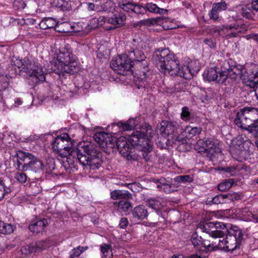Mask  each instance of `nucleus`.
Segmentation results:
<instances>
[{"label":"nucleus","instance_id":"obj_10","mask_svg":"<svg viewBox=\"0 0 258 258\" xmlns=\"http://www.w3.org/2000/svg\"><path fill=\"white\" fill-rule=\"evenodd\" d=\"M227 229L226 225L222 222H200L197 226V229L208 233L210 236L220 237L225 233L222 230Z\"/></svg>","mask_w":258,"mask_h":258},{"label":"nucleus","instance_id":"obj_17","mask_svg":"<svg viewBox=\"0 0 258 258\" xmlns=\"http://www.w3.org/2000/svg\"><path fill=\"white\" fill-rule=\"evenodd\" d=\"M178 124L176 122L163 120L157 125L158 134L166 138L169 135H172L177 130Z\"/></svg>","mask_w":258,"mask_h":258},{"label":"nucleus","instance_id":"obj_6","mask_svg":"<svg viewBox=\"0 0 258 258\" xmlns=\"http://www.w3.org/2000/svg\"><path fill=\"white\" fill-rule=\"evenodd\" d=\"M52 148L60 157L66 158L69 165H73L72 152L77 148H72V139L67 133L57 136L52 144Z\"/></svg>","mask_w":258,"mask_h":258},{"label":"nucleus","instance_id":"obj_49","mask_svg":"<svg viewBox=\"0 0 258 258\" xmlns=\"http://www.w3.org/2000/svg\"><path fill=\"white\" fill-rule=\"evenodd\" d=\"M212 202L214 204H219L228 202L226 200L225 194H221L215 196L212 199Z\"/></svg>","mask_w":258,"mask_h":258},{"label":"nucleus","instance_id":"obj_56","mask_svg":"<svg viewBox=\"0 0 258 258\" xmlns=\"http://www.w3.org/2000/svg\"><path fill=\"white\" fill-rule=\"evenodd\" d=\"M204 42L212 49H215L216 47L215 40L212 38H206Z\"/></svg>","mask_w":258,"mask_h":258},{"label":"nucleus","instance_id":"obj_31","mask_svg":"<svg viewBox=\"0 0 258 258\" xmlns=\"http://www.w3.org/2000/svg\"><path fill=\"white\" fill-rule=\"evenodd\" d=\"M202 131L200 126H186L183 131L184 135L187 139H192L197 137Z\"/></svg>","mask_w":258,"mask_h":258},{"label":"nucleus","instance_id":"obj_15","mask_svg":"<svg viewBox=\"0 0 258 258\" xmlns=\"http://www.w3.org/2000/svg\"><path fill=\"white\" fill-rule=\"evenodd\" d=\"M152 135L151 131L145 134L143 132L136 131L134 132L131 136H129L127 140L132 146H138L141 147L143 145L148 144V142L149 141V137H151Z\"/></svg>","mask_w":258,"mask_h":258},{"label":"nucleus","instance_id":"obj_9","mask_svg":"<svg viewBox=\"0 0 258 258\" xmlns=\"http://www.w3.org/2000/svg\"><path fill=\"white\" fill-rule=\"evenodd\" d=\"M240 76L242 82L250 88L258 87V66L250 63L242 67Z\"/></svg>","mask_w":258,"mask_h":258},{"label":"nucleus","instance_id":"obj_33","mask_svg":"<svg viewBox=\"0 0 258 258\" xmlns=\"http://www.w3.org/2000/svg\"><path fill=\"white\" fill-rule=\"evenodd\" d=\"M152 145L151 144L150 141H148V144L141 146L140 147L139 150L141 153L140 155L142 157L145 161L147 162L149 161L150 159L151 153L152 152Z\"/></svg>","mask_w":258,"mask_h":258},{"label":"nucleus","instance_id":"obj_19","mask_svg":"<svg viewBox=\"0 0 258 258\" xmlns=\"http://www.w3.org/2000/svg\"><path fill=\"white\" fill-rule=\"evenodd\" d=\"M152 181L156 184V187L161 191L167 194L177 190L178 185L176 183H171L164 178L160 179L153 178Z\"/></svg>","mask_w":258,"mask_h":258},{"label":"nucleus","instance_id":"obj_47","mask_svg":"<svg viewBox=\"0 0 258 258\" xmlns=\"http://www.w3.org/2000/svg\"><path fill=\"white\" fill-rule=\"evenodd\" d=\"M87 249V246L83 247L81 246H79L77 247L74 248L72 250V251L70 252V257L71 258L77 257Z\"/></svg>","mask_w":258,"mask_h":258},{"label":"nucleus","instance_id":"obj_1","mask_svg":"<svg viewBox=\"0 0 258 258\" xmlns=\"http://www.w3.org/2000/svg\"><path fill=\"white\" fill-rule=\"evenodd\" d=\"M17 63L18 67L21 68V71L33 80L34 84L44 82L45 74L48 73L74 74L79 70L77 57L73 54L69 44L60 49L56 60L49 61L44 71L40 63L33 59L25 57L23 60H19Z\"/></svg>","mask_w":258,"mask_h":258},{"label":"nucleus","instance_id":"obj_32","mask_svg":"<svg viewBox=\"0 0 258 258\" xmlns=\"http://www.w3.org/2000/svg\"><path fill=\"white\" fill-rule=\"evenodd\" d=\"M238 11L241 16L246 19L253 20L255 17V12L251 8L247 6H242L238 8Z\"/></svg>","mask_w":258,"mask_h":258},{"label":"nucleus","instance_id":"obj_53","mask_svg":"<svg viewBox=\"0 0 258 258\" xmlns=\"http://www.w3.org/2000/svg\"><path fill=\"white\" fill-rule=\"evenodd\" d=\"M226 200L229 201H234L239 200L240 198V196L237 192H233L231 194H225Z\"/></svg>","mask_w":258,"mask_h":258},{"label":"nucleus","instance_id":"obj_5","mask_svg":"<svg viewBox=\"0 0 258 258\" xmlns=\"http://www.w3.org/2000/svg\"><path fill=\"white\" fill-rule=\"evenodd\" d=\"M239 127L246 130L256 137L258 130V109L246 107L237 112L234 120Z\"/></svg>","mask_w":258,"mask_h":258},{"label":"nucleus","instance_id":"obj_37","mask_svg":"<svg viewBox=\"0 0 258 258\" xmlns=\"http://www.w3.org/2000/svg\"><path fill=\"white\" fill-rule=\"evenodd\" d=\"M241 215L245 221H251L255 223H258V213L256 214H252L247 209L241 210Z\"/></svg>","mask_w":258,"mask_h":258},{"label":"nucleus","instance_id":"obj_48","mask_svg":"<svg viewBox=\"0 0 258 258\" xmlns=\"http://www.w3.org/2000/svg\"><path fill=\"white\" fill-rule=\"evenodd\" d=\"M14 230V227L11 224L4 223L0 233L3 234H9L12 233Z\"/></svg>","mask_w":258,"mask_h":258},{"label":"nucleus","instance_id":"obj_42","mask_svg":"<svg viewBox=\"0 0 258 258\" xmlns=\"http://www.w3.org/2000/svg\"><path fill=\"white\" fill-rule=\"evenodd\" d=\"M223 236H222L220 237H211L212 238V250H215L217 249H222L223 250L224 246H223Z\"/></svg>","mask_w":258,"mask_h":258},{"label":"nucleus","instance_id":"obj_26","mask_svg":"<svg viewBox=\"0 0 258 258\" xmlns=\"http://www.w3.org/2000/svg\"><path fill=\"white\" fill-rule=\"evenodd\" d=\"M130 199H124L118 202H115L114 203V205L117 208V210L120 213H128L132 208V204L129 201Z\"/></svg>","mask_w":258,"mask_h":258},{"label":"nucleus","instance_id":"obj_34","mask_svg":"<svg viewBox=\"0 0 258 258\" xmlns=\"http://www.w3.org/2000/svg\"><path fill=\"white\" fill-rule=\"evenodd\" d=\"M87 9L88 11H96L97 12L100 11H110V10L108 8H112L114 6V4L111 2H107L101 7L99 6H96L93 3H89L87 4Z\"/></svg>","mask_w":258,"mask_h":258},{"label":"nucleus","instance_id":"obj_36","mask_svg":"<svg viewBox=\"0 0 258 258\" xmlns=\"http://www.w3.org/2000/svg\"><path fill=\"white\" fill-rule=\"evenodd\" d=\"M220 170L225 172L227 176H234L239 172L240 167L236 164H233L222 167Z\"/></svg>","mask_w":258,"mask_h":258},{"label":"nucleus","instance_id":"obj_45","mask_svg":"<svg viewBox=\"0 0 258 258\" xmlns=\"http://www.w3.org/2000/svg\"><path fill=\"white\" fill-rule=\"evenodd\" d=\"M212 240L202 239V245L200 251L205 252L206 253L210 251H212Z\"/></svg>","mask_w":258,"mask_h":258},{"label":"nucleus","instance_id":"obj_58","mask_svg":"<svg viewBox=\"0 0 258 258\" xmlns=\"http://www.w3.org/2000/svg\"><path fill=\"white\" fill-rule=\"evenodd\" d=\"M128 221L127 218H121L120 220L119 226L120 228L124 229L128 225Z\"/></svg>","mask_w":258,"mask_h":258},{"label":"nucleus","instance_id":"obj_60","mask_svg":"<svg viewBox=\"0 0 258 258\" xmlns=\"http://www.w3.org/2000/svg\"><path fill=\"white\" fill-rule=\"evenodd\" d=\"M207 255H204L203 254L200 255H198V254H193L185 258H207Z\"/></svg>","mask_w":258,"mask_h":258},{"label":"nucleus","instance_id":"obj_38","mask_svg":"<svg viewBox=\"0 0 258 258\" xmlns=\"http://www.w3.org/2000/svg\"><path fill=\"white\" fill-rule=\"evenodd\" d=\"M137 121L135 118H131L128 119L126 122H119L118 125L119 127H122L124 131L132 130L136 126Z\"/></svg>","mask_w":258,"mask_h":258},{"label":"nucleus","instance_id":"obj_57","mask_svg":"<svg viewBox=\"0 0 258 258\" xmlns=\"http://www.w3.org/2000/svg\"><path fill=\"white\" fill-rule=\"evenodd\" d=\"M109 18L105 17L104 16H101L98 19L96 18H94L92 20V22H94L95 23L98 22V25H103L106 22H107V19Z\"/></svg>","mask_w":258,"mask_h":258},{"label":"nucleus","instance_id":"obj_8","mask_svg":"<svg viewBox=\"0 0 258 258\" xmlns=\"http://www.w3.org/2000/svg\"><path fill=\"white\" fill-rule=\"evenodd\" d=\"M230 152L233 158L238 161L246 160L249 156L248 143L241 136H238L232 140Z\"/></svg>","mask_w":258,"mask_h":258},{"label":"nucleus","instance_id":"obj_12","mask_svg":"<svg viewBox=\"0 0 258 258\" xmlns=\"http://www.w3.org/2000/svg\"><path fill=\"white\" fill-rule=\"evenodd\" d=\"M132 62L125 54L118 55L112 58L110 67L117 74L125 75L132 68Z\"/></svg>","mask_w":258,"mask_h":258},{"label":"nucleus","instance_id":"obj_3","mask_svg":"<svg viewBox=\"0 0 258 258\" xmlns=\"http://www.w3.org/2000/svg\"><path fill=\"white\" fill-rule=\"evenodd\" d=\"M94 139L104 150L113 149L116 146L118 152L122 156L127 159H134V149L129 144L125 137L121 136L116 140L111 134L98 132L94 135Z\"/></svg>","mask_w":258,"mask_h":258},{"label":"nucleus","instance_id":"obj_43","mask_svg":"<svg viewBox=\"0 0 258 258\" xmlns=\"http://www.w3.org/2000/svg\"><path fill=\"white\" fill-rule=\"evenodd\" d=\"M13 190V186H7L4 183L0 182V201L4 199L5 195L11 193Z\"/></svg>","mask_w":258,"mask_h":258},{"label":"nucleus","instance_id":"obj_22","mask_svg":"<svg viewBox=\"0 0 258 258\" xmlns=\"http://www.w3.org/2000/svg\"><path fill=\"white\" fill-rule=\"evenodd\" d=\"M126 20V16L123 13H114L113 16L107 19V23L116 27L114 28L110 27L109 30L114 29L115 28L120 27L123 26Z\"/></svg>","mask_w":258,"mask_h":258},{"label":"nucleus","instance_id":"obj_7","mask_svg":"<svg viewBox=\"0 0 258 258\" xmlns=\"http://www.w3.org/2000/svg\"><path fill=\"white\" fill-rule=\"evenodd\" d=\"M18 158L17 169L22 172L31 170L35 172H39L43 168L42 162L30 153L21 151Z\"/></svg>","mask_w":258,"mask_h":258},{"label":"nucleus","instance_id":"obj_14","mask_svg":"<svg viewBox=\"0 0 258 258\" xmlns=\"http://www.w3.org/2000/svg\"><path fill=\"white\" fill-rule=\"evenodd\" d=\"M242 66L240 64H236L235 61L231 58H228L225 60L222 63L221 66V72L225 73L227 75V79L228 77L235 80L237 77L241 73V69H242Z\"/></svg>","mask_w":258,"mask_h":258},{"label":"nucleus","instance_id":"obj_30","mask_svg":"<svg viewBox=\"0 0 258 258\" xmlns=\"http://www.w3.org/2000/svg\"><path fill=\"white\" fill-rule=\"evenodd\" d=\"M134 218L143 220L147 218L148 214L147 209L143 205H139L134 208L132 211Z\"/></svg>","mask_w":258,"mask_h":258},{"label":"nucleus","instance_id":"obj_59","mask_svg":"<svg viewBox=\"0 0 258 258\" xmlns=\"http://www.w3.org/2000/svg\"><path fill=\"white\" fill-rule=\"evenodd\" d=\"M251 8L255 12L258 11V0H253L251 2Z\"/></svg>","mask_w":258,"mask_h":258},{"label":"nucleus","instance_id":"obj_62","mask_svg":"<svg viewBox=\"0 0 258 258\" xmlns=\"http://www.w3.org/2000/svg\"><path fill=\"white\" fill-rule=\"evenodd\" d=\"M15 106L17 107L22 104V101L20 98H17L15 101Z\"/></svg>","mask_w":258,"mask_h":258},{"label":"nucleus","instance_id":"obj_61","mask_svg":"<svg viewBox=\"0 0 258 258\" xmlns=\"http://www.w3.org/2000/svg\"><path fill=\"white\" fill-rule=\"evenodd\" d=\"M157 14H165L168 12V10L165 9H162L158 7V10H157Z\"/></svg>","mask_w":258,"mask_h":258},{"label":"nucleus","instance_id":"obj_63","mask_svg":"<svg viewBox=\"0 0 258 258\" xmlns=\"http://www.w3.org/2000/svg\"><path fill=\"white\" fill-rule=\"evenodd\" d=\"M171 258H184V256L182 254L179 255H173V256Z\"/></svg>","mask_w":258,"mask_h":258},{"label":"nucleus","instance_id":"obj_18","mask_svg":"<svg viewBox=\"0 0 258 258\" xmlns=\"http://www.w3.org/2000/svg\"><path fill=\"white\" fill-rule=\"evenodd\" d=\"M197 146L202 148L201 151L213 154V152H216L219 150L218 141L213 139L208 138L199 140L197 142Z\"/></svg>","mask_w":258,"mask_h":258},{"label":"nucleus","instance_id":"obj_54","mask_svg":"<svg viewBox=\"0 0 258 258\" xmlns=\"http://www.w3.org/2000/svg\"><path fill=\"white\" fill-rule=\"evenodd\" d=\"M149 206L153 209H158L160 208V202L155 199H150L148 201Z\"/></svg>","mask_w":258,"mask_h":258},{"label":"nucleus","instance_id":"obj_44","mask_svg":"<svg viewBox=\"0 0 258 258\" xmlns=\"http://www.w3.org/2000/svg\"><path fill=\"white\" fill-rule=\"evenodd\" d=\"M191 241L192 244L194 245L195 248L200 251V249L202 242V237L199 236L197 232H195L193 233L191 236Z\"/></svg>","mask_w":258,"mask_h":258},{"label":"nucleus","instance_id":"obj_64","mask_svg":"<svg viewBox=\"0 0 258 258\" xmlns=\"http://www.w3.org/2000/svg\"><path fill=\"white\" fill-rule=\"evenodd\" d=\"M252 38L253 39L258 42V34H255L253 35Z\"/></svg>","mask_w":258,"mask_h":258},{"label":"nucleus","instance_id":"obj_46","mask_svg":"<svg viewBox=\"0 0 258 258\" xmlns=\"http://www.w3.org/2000/svg\"><path fill=\"white\" fill-rule=\"evenodd\" d=\"M192 180V177L189 175H178L174 178V181L175 182L179 183H190Z\"/></svg>","mask_w":258,"mask_h":258},{"label":"nucleus","instance_id":"obj_16","mask_svg":"<svg viewBox=\"0 0 258 258\" xmlns=\"http://www.w3.org/2000/svg\"><path fill=\"white\" fill-rule=\"evenodd\" d=\"M203 77L209 81H216L219 83H224L227 80V74L218 71L216 68H211L203 73Z\"/></svg>","mask_w":258,"mask_h":258},{"label":"nucleus","instance_id":"obj_50","mask_svg":"<svg viewBox=\"0 0 258 258\" xmlns=\"http://www.w3.org/2000/svg\"><path fill=\"white\" fill-rule=\"evenodd\" d=\"M14 178L19 182L24 183L26 182L28 177L24 173L17 172L15 174Z\"/></svg>","mask_w":258,"mask_h":258},{"label":"nucleus","instance_id":"obj_27","mask_svg":"<svg viewBox=\"0 0 258 258\" xmlns=\"http://www.w3.org/2000/svg\"><path fill=\"white\" fill-rule=\"evenodd\" d=\"M40 25L41 28L43 29L52 28L56 26L58 28L59 27H61L63 26H71L70 24L67 23H63L58 25L57 21L52 18H48L45 20H43L40 23Z\"/></svg>","mask_w":258,"mask_h":258},{"label":"nucleus","instance_id":"obj_13","mask_svg":"<svg viewBox=\"0 0 258 258\" xmlns=\"http://www.w3.org/2000/svg\"><path fill=\"white\" fill-rule=\"evenodd\" d=\"M118 6L132 17L141 19L144 18V16L146 14L145 6L137 3L126 1L119 2Z\"/></svg>","mask_w":258,"mask_h":258},{"label":"nucleus","instance_id":"obj_55","mask_svg":"<svg viewBox=\"0 0 258 258\" xmlns=\"http://www.w3.org/2000/svg\"><path fill=\"white\" fill-rule=\"evenodd\" d=\"M46 167L48 172H51L55 169V163L53 158L47 160Z\"/></svg>","mask_w":258,"mask_h":258},{"label":"nucleus","instance_id":"obj_39","mask_svg":"<svg viewBox=\"0 0 258 258\" xmlns=\"http://www.w3.org/2000/svg\"><path fill=\"white\" fill-rule=\"evenodd\" d=\"M233 25H237L238 27L237 29H228L227 31H225V35L224 37L228 39L233 37H237L241 33V31L240 29V25L238 23H234Z\"/></svg>","mask_w":258,"mask_h":258},{"label":"nucleus","instance_id":"obj_4","mask_svg":"<svg viewBox=\"0 0 258 258\" xmlns=\"http://www.w3.org/2000/svg\"><path fill=\"white\" fill-rule=\"evenodd\" d=\"M72 154L74 157L73 165L78 162L85 169L92 170L98 169L101 166V160L90 145L76 149Z\"/></svg>","mask_w":258,"mask_h":258},{"label":"nucleus","instance_id":"obj_11","mask_svg":"<svg viewBox=\"0 0 258 258\" xmlns=\"http://www.w3.org/2000/svg\"><path fill=\"white\" fill-rule=\"evenodd\" d=\"M143 44L134 39L130 45V48L127 49L128 54L127 56L133 63L134 61L142 62L144 66L147 67V62L145 60L146 56L142 50Z\"/></svg>","mask_w":258,"mask_h":258},{"label":"nucleus","instance_id":"obj_20","mask_svg":"<svg viewBox=\"0 0 258 258\" xmlns=\"http://www.w3.org/2000/svg\"><path fill=\"white\" fill-rule=\"evenodd\" d=\"M44 244L45 242L43 241H37L35 243H32L29 245H26L22 247L20 251L23 255L26 256L32 252H35L42 249H44Z\"/></svg>","mask_w":258,"mask_h":258},{"label":"nucleus","instance_id":"obj_21","mask_svg":"<svg viewBox=\"0 0 258 258\" xmlns=\"http://www.w3.org/2000/svg\"><path fill=\"white\" fill-rule=\"evenodd\" d=\"M227 9V4L224 1L214 3L212 6V10L209 13L210 19L214 21L220 20L219 13Z\"/></svg>","mask_w":258,"mask_h":258},{"label":"nucleus","instance_id":"obj_35","mask_svg":"<svg viewBox=\"0 0 258 258\" xmlns=\"http://www.w3.org/2000/svg\"><path fill=\"white\" fill-rule=\"evenodd\" d=\"M228 235L230 237H234L241 242L243 239V233L242 230L237 226H232L228 231Z\"/></svg>","mask_w":258,"mask_h":258},{"label":"nucleus","instance_id":"obj_51","mask_svg":"<svg viewBox=\"0 0 258 258\" xmlns=\"http://www.w3.org/2000/svg\"><path fill=\"white\" fill-rule=\"evenodd\" d=\"M145 8H146V13L147 11L152 13L157 14L158 10V7L155 4L147 3L145 5Z\"/></svg>","mask_w":258,"mask_h":258},{"label":"nucleus","instance_id":"obj_25","mask_svg":"<svg viewBox=\"0 0 258 258\" xmlns=\"http://www.w3.org/2000/svg\"><path fill=\"white\" fill-rule=\"evenodd\" d=\"M48 224L47 220L43 219L38 220L30 225L29 229L32 232L37 234L43 232Z\"/></svg>","mask_w":258,"mask_h":258},{"label":"nucleus","instance_id":"obj_52","mask_svg":"<svg viewBox=\"0 0 258 258\" xmlns=\"http://www.w3.org/2000/svg\"><path fill=\"white\" fill-rule=\"evenodd\" d=\"M190 112L187 107H183L182 108L181 112V118L185 120L189 119Z\"/></svg>","mask_w":258,"mask_h":258},{"label":"nucleus","instance_id":"obj_40","mask_svg":"<svg viewBox=\"0 0 258 258\" xmlns=\"http://www.w3.org/2000/svg\"><path fill=\"white\" fill-rule=\"evenodd\" d=\"M234 183V180L233 179H225L219 184L218 188L221 191H225L230 188Z\"/></svg>","mask_w":258,"mask_h":258},{"label":"nucleus","instance_id":"obj_2","mask_svg":"<svg viewBox=\"0 0 258 258\" xmlns=\"http://www.w3.org/2000/svg\"><path fill=\"white\" fill-rule=\"evenodd\" d=\"M156 65L158 69L165 75H178L185 79H190L200 70L196 63L191 62L189 66H180L178 58L168 49L158 50L156 52Z\"/></svg>","mask_w":258,"mask_h":258},{"label":"nucleus","instance_id":"obj_24","mask_svg":"<svg viewBox=\"0 0 258 258\" xmlns=\"http://www.w3.org/2000/svg\"><path fill=\"white\" fill-rule=\"evenodd\" d=\"M75 2L76 5H80L79 0H52V6L62 11H68L72 8V3Z\"/></svg>","mask_w":258,"mask_h":258},{"label":"nucleus","instance_id":"obj_23","mask_svg":"<svg viewBox=\"0 0 258 258\" xmlns=\"http://www.w3.org/2000/svg\"><path fill=\"white\" fill-rule=\"evenodd\" d=\"M241 242V241L237 240L236 238L230 237V236L227 235L226 239L223 238V250L232 251L239 247Z\"/></svg>","mask_w":258,"mask_h":258},{"label":"nucleus","instance_id":"obj_28","mask_svg":"<svg viewBox=\"0 0 258 258\" xmlns=\"http://www.w3.org/2000/svg\"><path fill=\"white\" fill-rule=\"evenodd\" d=\"M110 198L113 200L121 201L124 199H132V195L127 190L115 189L110 192Z\"/></svg>","mask_w":258,"mask_h":258},{"label":"nucleus","instance_id":"obj_29","mask_svg":"<svg viewBox=\"0 0 258 258\" xmlns=\"http://www.w3.org/2000/svg\"><path fill=\"white\" fill-rule=\"evenodd\" d=\"M238 27L237 25H225L222 27L219 26H213L211 28V32L216 34L218 36H222L224 37L225 35V31L228 29H237Z\"/></svg>","mask_w":258,"mask_h":258},{"label":"nucleus","instance_id":"obj_41","mask_svg":"<svg viewBox=\"0 0 258 258\" xmlns=\"http://www.w3.org/2000/svg\"><path fill=\"white\" fill-rule=\"evenodd\" d=\"M100 250L102 253V258H111L112 252L111 246L107 244H103L100 245Z\"/></svg>","mask_w":258,"mask_h":258}]
</instances>
